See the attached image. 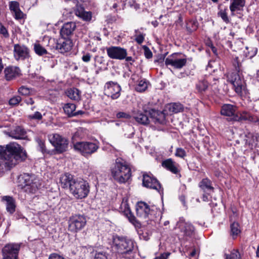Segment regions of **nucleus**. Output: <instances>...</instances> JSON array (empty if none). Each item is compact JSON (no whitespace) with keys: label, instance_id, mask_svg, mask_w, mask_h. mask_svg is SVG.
I'll list each match as a JSON object with an SVG mask.
<instances>
[{"label":"nucleus","instance_id":"obj_63","mask_svg":"<svg viewBox=\"0 0 259 259\" xmlns=\"http://www.w3.org/2000/svg\"><path fill=\"white\" fill-rule=\"evenodd\" d=\"M124 59L127 62L131 61H134L133 59V58L132 57H126V56Z\"/></svg>","mask_w":259,"mask_h":259},{"label":"nucleus","instance_id":"obj_36","mask_svg":"<svg viewBox=\"0 0 259 259\" xmlns=\"http://www.w3.org/2000/svg\"><path fill=\"white\" fill-rule=\"evenodd\" d=\"M34 50L35 53L39 56H42L48 54L46 49L39 44H35L34 45Z\"/></svg>","mask_w":259,"mask_h":259},{"label":"nucleus","instance_id":"obj_5","mask_svg":"<svg viewBox=\"0 0 259 259\" xmlns=\"http://www.w3.org/2000/svg\"><path fill=\"white\" fill-rule=\"evenodd\" d=\"M22 179L21 189L27 193H35L40 185L39 180L34 175L24 174Z\"/></svg>","mask_w":259,"mask_h":259},{"label":"nucleus","instance_id":"obj_18","mask_svg":"<svg viewBox=\"0 0 259 259\" xmlns=\"http://www.w3.org/2000/svg\"><path fill=\"white\" fill-rule=\"evenodd\" d=\"M76 180L71 174L66 173L60 177V183L62 188L69 189L70 191Z\"/></svg>","mask_w":259,"mask_h":259},{"label":"nucleus","instance_id":"obj_4","mask_svg":"<svg viewBox=\"0 0 259 259\" xmlns=\"http://www.w3.org/2000/svg\"><path fill=\"white\" fill-rule=\"evenodd\" d=\"M237 66L234 65V71L228 73L227 75V81L233 86L235 91L238 94H240L245 89V82L243 77L239 73V63L237 62Z\"/></svg>","mask_w":259,"mask_h":259},{"label":"nucleus","instance_id":"obj_25","mask_svg":"<svg viewBox=\"0 0 259 259\" xmlns=\"http://www.w3.org/2000/svg\"><path fill=\"white\" fill-rule=\"evenodd\" d=\"M230 10L231 12V15H235L236 11H241L245 5V0H231Z\"/></svg>","mask_w":259,"mask_h":259},{"label":"nucleus","instance_id":"obj_34","mask_svg":"<svg viewBox=\"0 0 259 259\" xmlns=\"http://www.w3.org/2000/svg\"><path fill=\"white\" fill-rule=\"evenodd\" d=\"M75 109V105L71 103L66 104L63 107L65 113L69 116H73V113Z\"/></svg>","mask_w":259,"mask_h":259},{"label":"nucleus","instance_id":"obj_61","mask_svg":"<svg viewBox=\"0 0 259 259\" xmlns=\"http://www.w3.org/2000/svg\"><path fill=\"white\" fill-rule=\"evenodd\" d=\"M83 113V112L81 110H79L77 112H75L74 111V113H73V116H77L78 115H81V114H82Z\"/></svg>","mask_w":259,"mask_h":259},{"label":"nucleus","instance_id":"obj_37","mask_svg":"<svg viewBox=\"0 0 259 259\" xmlns=\"http://www.w3.org/2000/svg\"><path fill=\"white\" fill-rule=\"evenodd\" d=\"M148 87V83L146 79H142L139 81L138 84L136 87L137 91L142 92L145 91Z\"/></svg>","mask_w":259,"mask_h":259},{"label":"nucleus","instance_id":"obj_32","mask_svg":"<svg viewBox=\"0 0 259 259\" xmlns=\"http://www.w3.org/2000/svg\"><path fill=\"white\" fill-rule=\"evenodd\" d=\"M168 109L170 112L178 113L183 110V105L179 103H171L167 105L166 107Z\"/></svg>","mask_w":259,"mask_h":259},{"label":"nucleus","instance_id":"obj_54","mask_svg":"<svg viewBox=\"0 0 259 259\" xmlns=\"http://www.w3.org/2000/svg\"><path fill=\"white\" fill-rule=\"evenodd\" d=\"M95 66H97V64H101L104 62V59L102 57L96 56L95 57Z\"/></svg>","mask_w":259,"mask_h":259},{"label":"nucleus","instance_id":"obj_56","mask_svg":"<svg viewBox=\"0 0 259 259\" xmlns=\"http://www.w3.org/2000/svg\"><path fill=\"white\" fill-rule=\"evenodd\" d=\"M239 256V254L237 251H235L230 254V256L231 259H240V257Z\"/></svg>","mask_w":259,"mask_h":259},{"label":"nucleus","instance_id":"obj_3","mask_svg":"<svg viewBox=\"0 0 259 259\" xmlns=\"http://www.w3.org/2000/svg\"><path fill=\"white\" fill-rule=\"evenodd\" d=\"M111 175L115 181L119 183H124L131 176V169L123 159L117 158L111 168Z\"/></svg>","mask_w":259,"mask_h":259},{"label":"nucleus","instance_id":"obj_60","mask_svg":"<svg viewBox=\"0 0 259 259\" xmlns=\"http://www.w3.org/2000/svg\"><path fill=\"white\" fill-rule=\"evenodd\" d=\"M25 102L28 105V104L32 105L34 103V102L33 100V99L32 98H29L28 99H26Z\"/></svg>","mask_w":259,"mask_h":259},{"label":"nucleus","instance_id":"obj_49","mask_svg":"<svg viewBox=\"0 0 259 259\" xmlns=\"http://www.w3.org/2000/svg\"><path fill=\"white\" fill-rule=\"evenodd\" d=\"M246 138L244 139L245 143L246 145H250L252 143L253 136L251 133H248L245 135Z\"/></svg>","mask_w":259,"mask_h":259},{"label":"nucleus","instance_id":"obj_19","mask_svg":"<svg viewBox=\"0 0 259 259\" xmlns=\"http://www.w3.org/2000/svg\"><path fill=\"white\" fill-rule=\"evenodd\" d=\"M14 55L17 60H24L29 56V50L25 46L15 45L14 48Z\"/></svg>","mask_w":259,"mask_h":259},{"label":"nucleus","instance_id":"obj_31","mask_svg":"<svg viewBox=\"0 0 259 259\" xmlns=\"http://www.w3.org/2000/svg\"><path fill=\"white\" fill-rule=\"evenodd\" d=\"M75 14L85 21H90L92 18L91 13L85 11L82 8L78 9L75 11Z\"/></svg>","mask_w":259,"mask_h":259},{"label":"nucleus","instance_id":"obj_62","mask_svg":"<svg viewBox=\"0 0 259 259\" xmlns=\"http://www.w3.org/2000/svg\"><path fill=\"white\" fill-rule=\"evenodd\" d=\"M196 250L195 249H193L192 252H190V256L191 257L194 256L196 254Z\"/></svg>","mask_w":259,"mask_h":259},{"label":"nucleus","instance_id":"obj_8","mask_svg":"<svg viewBox=\"0 0 259 259\" xmlns=\"http://www.w3.org/2000/svg\"><path fill=\"white\" fill-rule=\"evenodd\" d=\"M49 140L59 153L66 151L68 147V141L59 134H54L49 136Z\"/></svg>","mask_w":259,"mask_h":259},{"label":"nucleus","instance_id":"obj_14","mask_svg":"<svg viewBox=\"0 0 259 259\" xmlns=\"http://www.w3.org/2000/svg\"><path fill=\"white\" fill-rule=\"evenodd\" d=\"M154 206L151 207L145 202L140 201L136 205V212L138 217L146 219L149 215L151 214L154 210Z\"/></svg>","mask_w":259,"mask_h":259},{"label":"nucleus","instance_id":"obj_40","mask_svg":"<svg viewBox=\"0 0 259 259\" xmlns=\"http://www.w3.org/2000/svg\"><path fill=\"white\" fill-rule=\"evenodd\" d=\"M22 98L19 96H16L11 98L9 101V103L10 105L15 106L18 105L21 101Z\"/></svg>","mask_w":259,"mask_h":259},{"label":"nucleus","instance_id":"obj_11","mask_svg":"<svg viewBox=\"0 0 259 259\" xmlns=\"http://www.w3.org/2000/svg\"><path fill=\"white\" fill-rule=\"evenodd\" d=\"M181 54L174 53L169 56L165 60V64L166 66L170 65L176 69H181L185 66L187 63L186 58H181Z\"/></svg>","mask_w":259,"mask_h":259},{"label":"nucleus","instance_id":"obj_15","mask_svg":"<svg viewBox=\"0 0 259 259\" xmlns=\"http://www.w3.org/2000/svg\"><path fill=\"white\" fill-rule=\"evenodd\" d=\"M177 226L180 230V235L184 237H191L194 234L195 228L189 223L181 221L177 224Z\"/></svg>","mask_w":259,"mask_h":259},{"label":"nucleus","instance_id":"obj_9","mask_svg":"<svg viewBox=\"0 0 259 259\" xmlns=\"http://www.w3.org/2000/svg\"><path fill=\"white\" fill-rule=\"evenodd\" d=\"M87 220L82 215H75L70 218L68 221V230L72 232H77L85 226Z\"/></svg>","mask_w":259,"mask_h":259},{"label":"nucleus","instance_id":"obj_50","mask_svg":"<svg viewBox=\"0 0 259 259\" xmlns=\"http://www.w3.org/2000/svg\"><path fill=\"white\" fill-rule=\"evenodd\" d=\"M29 118L31 119L40 120L42 118V115L39 112L36 111L33 114L29 115Z\"/></svg>","mask_w":259,"mask_h":259},{"label":"nucleus","instance_id":"obj_26","mask_svg":"<svg viewBox=\"0 0 259 259\" xmlns=\"http://www.w3.org/2000/svg\"><path fill=\"white\" fill-rule=\"evenodd\" d=\"M151 117L155 119V122L163 124L165 122V114L162 112H159L154 109L149 111Z\"/></svg>","mask_w":259,"mask_h":259},{"label":"nucleus","instance_id":"obj_2","mask_svg":"<svg viewBox=\"0 0 259 259\" xmlns=\"http://www.w3.org/2000/svg\"><path fill=\"white\" fill-rule=\"evenodd\" d=\"M113 247L123 257L130 258L134 252L135 242L126 237L115 236L113 239Z\"/></svg>","mask_w":259,"mask_h":259},{"label":"nucleus","instance_id":"obj_45","mask_svg":"<svg viewBox=\"0 0 259 259\" xmlns=\"http://www.w3.org/2000/svg\"><path fill=\"white\" fill-rule=\"evenodd\" d=\"M10 9L13 12L18 10L19 8V4L15 1L10 2L9 5Z\"/></svg>","mask_w":259,"mask_h":259},{"label":"nucleus","instance_id":"obj_23","mask_svg":"<svg viewBox=\"0 0 259 259\" xmlns=\"http://www.w3.org/2000/svg\"><path fill=\"white\" fill-rule=\"evenodd\" d=\"M3 201L5 202L6 210L10 214H12L16 210V202L15 199L11 196H4L2 199Z\"/></svg>","mask_w":259,"mask_h":259},{"label":"nucleus","instance_id":"obj_58","mask_svg":"<svg viewBox=\"0 0 259 259\" xmlns=\"http://www.w3.org/2000/svg\"><path fill=\"white\" fill-rule=\"evenodd\" d=\"M170 254L169 252H165L161 254L159 256L156 257L155 259H167Z\"/></svg>","mask_w":259,"mask_h":259},{"label":"nucleus","instance_id":"obj_39","mask_svg":"<svg viewBox=\"0 0 259 259\" xmlns=\"http://www.w3.org/2000/svg\"><path fill=\"white\" fill-rule=\"evenodd\" d=\"M18 91L22 95L27 96L30 94L31 89L25 86H21L19 88Z\"/></svg>","mask_w":259,"mask_h":259},{"label":"nucleus","instance_id":"obj_55","mask_svg":"<svg viewBox=\"0 0 259 259\" xmlns=\"http://www.w3.org/2000/svg\"><path fill=\"white\" fill-rule=\"evenodd\" d=\"M91 55L89 53L84 55L82 57V60L84 62H89L91 60Z\"/></svg>","mask_w":259,"mask_h":259},{"label":"nucleus","instance_id":"obj_52","mask_svg":"<svg viewBox=\"0 0 259 259\" xmlns=\"http://www.w3.org/2000/svg\"><path fill=\"white\" fill-rule=\"evenodd\" d=\"M116 117L118 118H123L125 119H128L130 118L131 116L130 115V114L126 113L123 112H119L116 114Z\"/></svg>","mask_w":259,"mask_h":259},{"label":"nucleus","instance_id":"obj_38","mask_svg":"<svg viewBox=\"0 0 259 259\" xmlns=\"http://www.w3.org/2000/svg\"><path fill=\"white\" fill-rule=\"evenodd\" d=\"M127 217H128L130 222H131L136 227H140V223L137 220L135 217L132 214L131 212L128 213Z\"/></svg>","mask_w":259,"mask_h":259},{"label":"nucleus","instance_id":"obj_22","mask_svg":"<svg viewBox=\"0 0 259 259\" xmlns=\"http://www.w3.org/2000/svg\"><path fill=\"white\" fill-rule=\"evenodd\" d=\"M161 165L164 168L174 174H177L179 172V164L171 158L163 160L162 162Z\"/></svg>","mask_w":259,"mask_h":259},{"label":"nucleus","instance_id":"obj_43","mask_svg":"<svg viewBox=\"0 0 259 259\" xmlns=\"http://www.w3.org/2000/svg\"><path fill=\"white\" fill-rule=\"evenodd\" d=\"M94 259H107V253L104 251L96 252Z\"/></svg>","mask_w":259,"mask_h":259},{"label":"nucleus","instance_id":"obj_46","mask_svg":"<svg viewBox=\"0 0 259 259\" xmlns=\"http://www.w3.org/2000/svg\"><path fill=\"white\" fill-rule=\"evenodd\" d=\"M121 209H124L123 211L126 214V215H128V213L131 212L130 207L127 203L126 201H123L121 204Z\"/></svg>","mask_w":259,"mask_h":259},{"label":"nucleus","instance_id":"obj_35","mask_svg":"<svg viewBox=\"0 0 259 259\" xmlns=\"http://www.w3.org/2000/svg\"><path fill=\"white\" fill-rule=\"evenodd\" d=\"M230 228L231 234L233 237H236L241 232L240 226L238 223L233 222L232 224H231Z\"/></svg>","mask_w":259,"mask_h":259},{"label":"nucleus","instance_id":"obj_13","mask_svg":"<svg viewBox=\"0 0 259 259\" xmlns=\"http://www.w3.org/2000/svg\"><path fill=\"white\" fill-rule=\"evenodd\" d=\"M107 54L113 59L123 60L127 56L126 49L119 47H110L106 48Z\"/></svg>","mask_w":259,"mask_h":259},{"label":"nucleus","instance_id":"obj_48","mask_svg":"<svg viewBox=\"0 0 259 259\" xmlns=\"http://www.w3.org/2000/svg\"><path fill=\"white\" fill-rule=\"evenodd\" d=\"M13 13H14V17L17 20L21 19L24 17V14L20 9Z\"/></svg>","mask_w":259,"mask_h":259},{"label":"nucleus","instance_id":"obj_44","mask_svg":"<svg viewBox=\"0 0 259 259\" xmlns=\"http://www.w3.org/2000/svg\"><path fill=\"white\" fill-rule=\"evenodd\" d=\"M218 15L221 17L223 21L226 23H228L229 22V19L228 17L227 13L225 11H220L218 13Z\"/></svg>","mask_w":259,"mask_h":259},{"label":"nucleus","instance_id":"obj_53","mask_svg":"<svg viewBox=\"0 0 259 259\" xmlns=\"http://www.w3.org/2000/svg\"><path fill=\"white\" fill-rule=\"evenodd\" d=\"M145 34H140L136 36L135 40L138 44H141L144 40Z\"/></svg>","mask_w":259,"mask_h":259},{"label":"nucleus","instance_id":"obj_30","mask_svg":"<svg viewBox=\"0 0 259 259\" xmlns=\"http://www.w3.org/2000/svg\"><path fill=\"white\" fill-rule=\"evenodd\" d=\"M199 186L204 191L213 190L214 188L211 186V182L207 178L203 179L199 184Z\"/></svg>","mask_w":259,"mask_h":259},{"label":"nucleus","instance_id":"obj_16","mask_svg":"<svg viewBox=\"0 0 259 259\" xmlns=\"http://www.w3.org/2000/svg\"><path fill=\"white\" fill-rule=\"evenodd\" d=\"M143 185L148 188L152 189L159 192L161 185L158 181L154 178L147 174L143 176Z\"/></svg>","mask_w":259,"mask_h":259},{"label":"nucleus","instance_id":"obj_47","mask_svg":"<svg viewBox=\"0 0 259 259\" xmlns=\"http://www.w3.org/2000/svg\"><path fill=\"white\" fill-rule=\"evenodd\" d=\"M37 143H38V146H39L41 151L43 153H49V151H48L47 150L46 148L44 142L42 141V140H40V139H38L37 140Z\"/></svg>","mask_w":259,"mask_h":259},{"label":"nucleus","instance_id":"obj_64","mask_svg":"<svg viewBox=\"0 0 259 259\" xmlns=\"http://www.w3.org/2000/svg\"><path fill=\"white\" fill-rule=\"evenodd\" d=\"M202 199L204 201H208V196L206 194H203L202 196Z\"/></svg>","mask_w":259,"mask_h":259},{"label":"nucleus","instance_id":"obj_41","mask_svg":"<svg viewBox=\"0 0 259 259\" xmlns=\"http://www.w3.org/2000/svg\"><path fill=\"white\" fill-rule=\"evenodd\" d=\"M175 155L177 157L184 158L186 156V152L184 149L182 148H178L176 149Z\"/></svg>","mask_w":259,"mask_h":259},{"label":"nucleus","instance_id":"obj_20","mask_svg":"<svg viewBox=\"0 0 259 259\" xmlns=\"http://www.w3.org/2000/svg\"><path fill=\"white\" fill-rule=\"evenodd\" d=\"M5 77L8 81L13 80L21 74L20 68L16 66H9L4 70Z\"/></svg>","mask_w":259,"mask_h":259},{"label":"nucleus","instance_id":"obj_27","mask_svg":"<svg viewBox=\"0 0 259 259\" xmlns=\"http://www.w3.org/2000/svg\"><path fill=\"white\" fill-rule=\"evenodd\" d=\"M133 117L136 121L141 124L147 125L149 124L150 120L147 115L141 112L135 113Z\"/></svg>","mask_w":259,"mask_h":259},{"label":"nucleus","instance_id":"obj_42","mask_svg":"<svg viewBox=\"0 0 259 259\" xmlns=\"http://www.w3.org/2000/svg\"><path fill=\"white\" fill-rule=\"evenodd\" d=\"M0 34L3 35L5 38H9V33L7 29L1 22H0Z\"/></svg>","mask_w":259,"mask_h":259},{"label":"nucleus","instance_id":"obj_7","mask_svg":"<svg viewBox=\"0 0 259 259\" xmlns=\"http://www.w3.org/2000/svg\"><path fill=\"white\" fill-rule=\"evenodd\" d=\"M99 147L97 144L90 142H79L74 144L75 150L79 152L84 156L94 153Z\"/></svg>","mask_w":259,"mask_h":259},{"label":"nucleus","instance_id":"obj_28","mask_svg":"<svg viewBox=\"0 0 259 259\" xmlns=\"http://www.w3.org/2000/svg\"><path fill=\"white\" fill-rule=\"evenodd\" d=\"M236 107L230 104L223 106L221 109V114L227 116H232L235 114Z\"/></svg>","mask_w":259,"mask_h":259},{"label":"nucleus","instance_id":"obj_12","mask_svg":"<svg viewBox=\"0 0 259 259\" xmlns=\"http://www.w3.org/2000/svg\"><path fill=\"white\" fill-rule=\"evenodd\" d=\"M104 91L105 95L115 100L120 95L121 87L117 82L110 81L106 83Z\"/></svg>","mask_w":259,"mask_h":259},{"label":"nucleus","instance_id":"obj_21","mask_svg":"<svg viewBox=\"0 0 259 259\" xmlns=\"http://www.w3.org/2000/svg\"><path fill=\"white\" fill-rule=\"evenodd\" d=\"M9 137L15 139H25L27 137L26 131L21 126H17L8 133Z\"/></svg>","mask_w":259,"mask_h":259},{"label":"nucleus","instance_id":"obj_17","mask_svg":"<svg viewBox=\"0 0 259 259\" xmlns=\"http://www.w3.org/2000/svg\"><path fill=\"white\" fill-rule=\"evenodd\" d=\"M72 47V42L70 39L62 37L59 38L56 45V49L61 53L70 51Z\"/></svg>","mask_w":259,"mask_h":259},{"label":"nucleus","instance_id":"obj_6","mask_svg":"<svg viewBox=\"0 0 259 259\" xmlns=\"http://www.w3.org/2000/svg\"><path fill=\"white\" fill-rule=\"evenodd\" d=\"M89 191V185L86 181L77 179L70 192L76 198L82 199L87 196Z\"/></svg>","mask_w":259,"mask_h":259},{"label":"nucleus","instance_id":"obj_51","mask_svg":"<svg viewBox=\"0 0 259 259\" xmlns=\"http://www.w3.org/2000/svg\"><path fill=\"white\" fill-rule=\"evenodd\" d=\"M144 55L146 58L150 59L152 57V53L150 50V49L147 47L145 46L144 48Z\"/></svg>","mask_w":259,"mask_h":259},{"label":"nucleus","instance_id":"obj_1","mask_svg":"<svg viewBox=\"0 0 259 259\" xmlns=\"http://www.w3.org/2000/svg\"><path fill=\"white\" fill-rule=\"evenodd\" d=\"M26 152L16 143L0 146V169H10L20 161L25 159Z\"/></svg>","mask_w":259,"mask_h":259},{"label":"nucleus","instance_id":"obj_29","mask_svg":"<svg viewBox=\"0 0 259 259\" xmlns=\"http://www.w3.org/2000/svg\"><path fill=\"white\" fill-rule=\"evenodd\" d=\"M66 94L67 97L72 100L79 101L80 99V92L76 88L69 89Z\"/></svg>","mask_w":259,"mask_h":259},{"label":"nucleus","instance_id":"obj_57","mask_svg":"<svg viewBox=\"0 0 259 259\" xmlns=\"http://www.w3.org/2000/svg\"><path fill=\"white\" fill-rule=\"evenodd\" d=\"M49 259H65V258L58 254L52 253L50 255Z\"/></svg>","mask_w":259,"mask_h":259},{"label":"nucleus","instance_id":"obj_59","mask_svg":"<svg viewBox=\"0 0 259 259\" xmlns=\"http://www.w3.org/2000/svg\"><path fill=\"white\" fill-rule=\"evenodd\" d=\"M248 117L246 118V119H248V120H249L250 121H252L255 122H257V124L259 125V117L257 118L256 119H254L251 116H250L248 115Z\"/></svg>","mask_w":259,"mask_h":259},{"label":"nucleus","instance_id":"obj_33","mask_svg":"<svg viewBox=\"0 0 259 259\" xmlns=\"http://www.w3.org/2000/svg\"><path fill=\"white\" fill-rule=\"evenodd\" d=\"M196 89L198 92L202 93L205 92L208 87V83L207 81L205 79L200 80L196 85Z\"/></svg>","mask_w":259,"mask_h":259},{"label":"nucleus","instance_id":"obj_10","mask_svg":"<svg viewBox=\"0 0 259 259\" xmlns=\"http://www.w3.org/2000/svg\"><path fill=\"white\" fill-rule=\"evenodd\" d=\"M20 245L18 243L7 244L2 249L3 259H18Z\"/></svg>","mask_w":259,"mask_h":259},{"label":"nucleus","instance_id":"obj_24","mask_svg":"<svg viewBox=\"0 0 259 259\" xmlns=\"http://www.w3.org/2000/svg\"><path fill=\"white\" fill-rule=\"evenodd\" d=\"M76 28L74 22H68L64 24L61 29L60 34L63 37H68L71 35Z\"/></svg>","mask_w":259,"mask_h":259}]
</instances>
